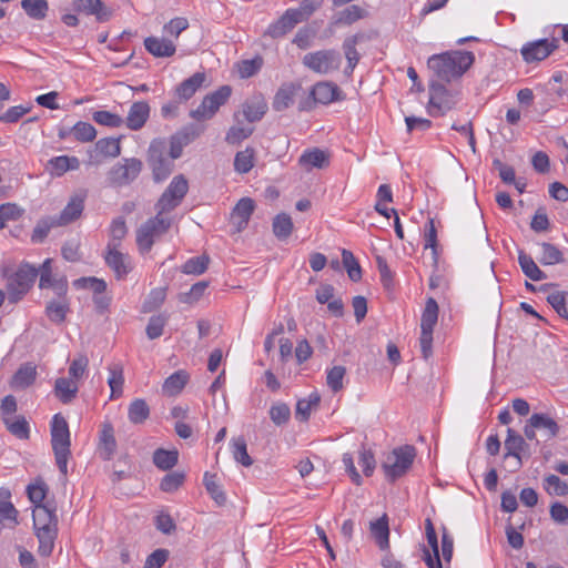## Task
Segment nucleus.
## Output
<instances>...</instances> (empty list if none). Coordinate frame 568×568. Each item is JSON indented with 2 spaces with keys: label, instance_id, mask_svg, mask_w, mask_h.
I'll use <instances>...</instances> for the list:
<instances>
[{
  "label": "nucleus",
  "instance_id": "nucleus-1",
  "mask_svg": "<svg viewBox=\"0 0 568 568\" xmlns=\"http://www.w3.org/2000/svg\"><path fill=\"white\" fill-rule=\"evenodd\" d=\"M474 62L473 52L455 50L429 57L427 65L438 79L450 82L462 78Z\"/></svg>",
  "mask_w": 568,
  "mask_h": 568
},
{
  "label": "nucleus",
  "instance_id": "nucleus-2",
  "mask_svg": "<svg viewBox=\"0 0 568 568\" xmlns=\"http://www.w3.org/2000/svg\"><path fill=\"white\" fill-rule=\"evenodd\" d=\"M33 527L39 540L38 551L48 557L52 554L54 540L58 535V518L55 508L50 504L37 505L32 511Z\"/></svg>",
  "mask_w": 568,
  "mask_h": 568
},
{
  "label": "nucleus",
  "instance_id": "nucleus-3",
  "mask_svg": "<svg viewBox=\"0 0 568 568\" xmlns=\"http://www.w3.org/2000/svg\"><path fill=\"white\" fill-rule=\"evenodd\" d=\"M51 445L55 464L60 473L65 477L68 474V460L71 455V443L68 423L60 414L54 415L51 422Z\"/></svg>",
  "mask_w": 568,
  "mask_h": 568
},
{
  "label": "nucleus",
  "instance_id": "nucleus-4",
  "mask_svg": "<svg viewBox=\"0 0 568 568\" xmlns=\"http://www.w3.org/2000/svg\"><path fill=\"white\" fill-rule=\"evenodd\" d=\"M146 162L152 171L154 182H163L174 170V159L168 154V143L164 139H154L148 149Z\"/></svg>",
  "mask_w": 568,
  "mask_h": 568
},
{
  "label": "nucleus",
  "instance_id": "nucleus-5",
  "mask_svg": "<svg viewBox=\"0 0 568 568\" xmlns=\"http://www.w3.org/2000/svg\"><path fill=\"white\" fill-rule=\"evenodd\" d=\"M159 213L143 223L136 231V244L142 253H148L152 248L155 239L163 235L171 226V219Z\"/></svg>",
  "mask_w": 568,
  "mask_h": 568
},
{
  "label": "nucleus",
  "instance_id": "nucleus-6",
  "mask_svg": "<svg viewBox=\"0 0 568 568\" xmlns=\"http://www.w3.org/2000/svg\"><path fill=\"white\" fill-rule=\"evenodd\" d=\"M415 458V448L405 445L395 448L385 459L383 469L390 480H395L403 476L412 466Z\"/></svg>",
  "mask_w": 568,
  "mask_h": 568
},
{
  "label": "nucleus",
  "instance_id": "nucleus-7",
  "mask_svg": "<svg viewBox=\"0 0 568 568\" xmlns=\"http://www.w3.org/2000/svg\"><path fill=\"white\" fill-rule=\"evenodd\" d=\"M438 320V305L436 301L429 297L420 320V352L425 359L432 355L433 331Z\"/></svg>",
  "mask_w": 568,
  "mask_h": 568
},
{
  "label": "nucleus",
  "instance_id": "nucleus-8",
  "mask_svg": "<svg viewBox=\"0 0 568 568\" xmlns=\"http://www.w3.org/2000/svg\"><path fill=\"white\" fill-rule=\"evenodd\" d=\"M189 191V182L183 174L175 175L156 202L159 213H168L178 207Z\"/></svg>",
  "mask_w": 568,
  "mask_h": 568
},
{
  "label": "nucleus",
  "instance_id": "nucleus-9",
  "mask_svg": "<svg viewBox=\"0 0 568 568\" xmlns=\"http://www.w3.org/2000/svg\"><path fill=\"white\" fill-rule=\"evenodd\" d=\"M232 89L229 85H222L214 92L205 95L201 104L190 112V116L197 121L212 119L219 109L230 99Z\"/></svg>",
  "mask_w": 568,
  "mask_h": 568
},
{
  "label": "nucleus",
  "instance_id": "nucleus-10",
  "mask_svg": "<svg viewBox=\"0 0 568 568\" xmlns=\"http://www.w3.org/2000/svg\"><path fill=\"white\" fill-rule=\"evenodd\" d=\"M341 62V54L335 50H318L303 57V64L318 74H327L338 70Z\"/></svg>",
  "mask_w": 568,
  "mask_h": 568
},
{
  "label": "nucleus",
  "instance_id": "nucleus-11",
  "mask_svg": "<svg viewBox=\"0 0 568 568\" xmlns=\"http://www.w3.org/2000/svg\"><path fill=\"white\" fill-rule=\"evenodd\" d=\"M38 275V270L30 264L21 265L18 271L9 278L8 292L9 300L17 303L32 286Z\"/></svg>",
  "mask_w": 568,
  "mask_h": 568
},
{
  "label": "nucleus",
  "instance_id": "nucleus-12",
  "mask_svg": "<svg viewBox=\"0 0 568 568\" xmlns=\"http://www.w3.org/2000/svg\"><path fill=\"white\" fill-rule=\"evenodd\" d=\"M142 166V161L136 158L123 159L108 172V181L116 186L128 185L139 176Z\"/></svg>",
  "mask_w": 568,
  "mask_h": 568
},
{
  "label": "nucleus",
  "instance_id": "nucleus-13",
  "mask_svg": "<svg viewBox=\"0 0 568 568\" xmlns=\"http://www.w3.org/2000/svg\"><path fill=\"white\" fill-rule=\"evenodd\" d=\"M558 47L559 40L556 38L539 39L525 43L520 53L527 63L539 62L548 58Z\"/></svg>",
  "mask_w": 568,
  "mask_h": 568
},
{
  "label": "nucleus",
  "instance_id": "nucleus-14",
  "mask_svg": "<svg viewBox=\"0 0 568 568\" xmlns=\"http://www.w3.org/2000/svg\"><path fill=\"white\" fill-rule=\"evenodd\" d=\"M119 243H109L105 263L114 272L118 280H123L132 271L133 263L130 255L119 250Z\"/></svg>",
  "mask_w": 568,
  "mask_h": 568
},
{
  "label": "nucleus",
  "instance_id": "nucleus-15",
  "mask_svg": "<svg viewBox=\"0 0 568 568\" xmlns=\"http://www.w3.org/2000/svg\"><path fill=\"white\" fill-rule=\"evenodd\" d=\"M203 132V129H200L195 125H189L173 134L168 143V154L171 156V159H179L182 153L183 149L189 145L191 142H193L196 138L201 135Z\"/></svg>",
  "mask_w": 568,
  "mask_h": 568
},
{
  "label": "nucleus",
  "instance_id": "nucleus-16",
  "mask_svg": "<svg viewBox=\"0 0 568 568\" xmlns=\"http://www.w3.org/2000/svg\"><path fill=\"white\" fill-rule=\"evenodd\" d=\"M116 448L114 428L110 422H103L99 432L98 455L103 460H111L116 453Z\"/></svg>",
  "mask_w": 568,
  "mask_h": 568
},
{
  "label": "nucleus",
  "instance_id": "nucleus-17",
  "mask_svg": "<svg viewBox=\"0 0 568 568\" xmlns=\"http://www.w3.org/2000/svg\"><path fill=\"white\" fill-rule=\"evenodd\" d=\"M428 113L432 116H440L452 109V101L447 89L443 84H432Z\"/></svg>",
  "mask_w": 568,
  "mask_h": 568
},
{
  "label": "nucleus",
  "instance_id": "nucleus-18",
  "mask_svg": "<svg viewBox=\"0 0 568 568\" xmlns=\"http://www.w3.org/2000/svg\"><path fill=\"white\" fill-rule=\"evenodd\" d=\"M144 47L155 58H169L176 52L174 41L165 37H148L144 39Z\"/></svg>",
  "mask_w": 568,
  "mask_h": 568
},
{
  "label": "nucleus",
  "instance_id": "nucleus-19",
  "mask_svg": "<svg viewBox=\"0 0 568 568\" xmlns=\"http://www.w3.org/2000/svg\"><path fill=\"white\" fill-rule=\"evenodd\" d=\"M298 23L301 22L290 8L276 21L268 26L265 34L273 39L281 38L292 31Z\"/></svg>",
  "mask_w": 568,
  "mask_h": 568
},
{
  "label": "nucleus",
  "instance_id": "nucleus-20",
  "mask_svg": "<svg viewBox=\"0 0 568 568\" xmlns=\"http://www.w3.org/2000/svg\"><path fill=\"white\" fill-rule=\"evenodd\" d=\"M267 104L261 97H254L250 100H246L241 110L236 113L241 114V118L253 125V123L260 121L264 114L266 113Z\"/></svg>",
  "mask_w": 568,
  "mask_h": 568
},
{
  "label": "nucleus",
  "instance_id": "nucleus-21",
  "mask_svg": "<svg viewBox=\"0 0 568 568\" xmlns=\"http://www.w3.org/2000/svg\"><path fill=\"white\" fill-rule=\"evenodd\" d=\"M233 120L234 124L227 130L225 141L231 145H237L252 135L254 126L244 121L240 113H234Z\"/></svg>",
  "mask_w": 568,
  "mask_h": 568
},
{
  "label": "nucleus",
  "instance_id": "nucleus-22",
  "mask_svg": "<svg viewBox=\"0 0 568 568\" xmlns=\"http://www.w3.org/2000/svg\"><path fill=\"white\" fill-rule=\"evenodd\" d=\"M73 7L79 12L94 16L100 22L108 21L112 14L101 0H74Z\"/></svg>",
  "mask_w": 568,
  "mask_h": 568
},
{
  "label": "nucleus",
  "instance_id": "nucleus-23",
  "mask_svg": "<svg viewBox=\"0 0 568 568\" xmlns=\"http://www.w3.org/2000/svg\"><path fill=\"white\" fill-rule=\"evenodd\" d=\"M84 209V196L74 195L70 199L60 215L53 216L59 226L68 225L80 217Z\"/></svg>",
  "mask_w": 568,
  "mask_h": 568
},
{
  "label": "nucleus",
  "instance_id": "nucleus-24",
  "mask_svg": "<svg viewBox=\"0 0 568 568\" xmlns=\"http://www.w3.org/2000/svg\"><path fill=\"white\" fill-rule=\"evenodd\" d=\"M51 258L44 260V262L41 265V274H40V282L39 286L41 288H53L57 294L62 295L65 294L68 283L64 277L54 278L52 275V268H51Z\"/></svg>",
  "mask_w": 568,
  "mask_h": 568
},
{
  "label": "nucleus",
  "instance_id": "nucleus-25",
  "mask_svg": "<svg viewBox=\"0 0 568 568\" xmlns=\"http://www.w3.org/2000/svg\"><path fill=\"white\" fill-rule=\"evenodd\" d=\"M150 116V105L145 101H136L131 104L125 124L130 130L136 131L143 128Z\"/></svg>",
  "mask_w": 568,
  "mask_h": 568
},
{
  "label": "nucleus",
  "instance_id": "nucleus-26",
  "mask_svg": "<svg viewBox=\"0 0 568 568\" xmlns=\"http://www.w3.org/2000/svg\"><path fill=\"white\" fill-rule=\"evenodd\" d=\"M298 164L306 171L323 169L328 165V154L317 148L307 149L300 156Z\"/></svg>",
  "mask_w": 568,
  "mask_h": 568
},
{
  "label": "nucleus",
  "instance_id": "nucleus-27",
  "mask_svg": "<svg viewBox=\"0 0 568 568\" xmlns=\"http://www.w3.org/2000/svg\"><path fill=\"white\" fill-rule=\"evenodd\" d=\"M339 93L337 85L331 82H318L311 90L314 101L322 104H328L338 100Z\"/></svg>",
  "mask_w": 568,
  "mask_h": 568
},
{
  "label": "nucleus",
  "instance_id": "nucleus-28",
  "mask_svg": "<svg viewBox=\"0 0 568 568\" xmlns=\"http://www.w3.org/2000/svg\"><path fill=\"white\" fill-rule=\"evenodd\" d=\"M254 209V201L250 197H243L236 203L232 212V220L234 224H236L239 231L243 230L247 225Z\"/></svg>",
  "mask_w": 568,
  "mask_h": 568
},
{
  "label": "nucleus",
  "instance_id": "nucleus-29",
  "mask_svg": "<svg viewBox=\"0 0 568 568\" xmlns=\"http://www.w3.org/2000/svg\"><path fill=\"white\" fill-rule=\"evenodd\" d=\"M206 75L204 72H195L192 77L185 79L180 85L176 88V95L181 100L191 99L195 92L203 85Z\"/></svg>",
  "mask_w": 568,
  "mask_h": 568
},
{
  "label": "nucleus",
  "instance_id": "nucleus-30",
  "mask_svg": "<svg viewBox=\"0 0 568 568\" xmlns=\"http://www.w3.org/2000/svg\"><path fill=\"white\" fill-rule=\"evenodd\" d=\"M369 530L382 550H386L389 548V528L388 518L386 515L382 516L381 518L374 521H371Z\"/></svg>",
  "mask_w": 568,
  "mask_h": 568
},
{
  "label": "nucleus",
  "instance_id": "nucleus-31",
  "mask_svg": "<svg viewBox=\"0 0 568 568\" xmlns=\"http://www.w3.org/2000/svg\"><path fill=\"white\" fill-rule=\"evenodd\" d=\"M297 89L298 87L294 83H285L281 85L273 99V109L281 112L290 108L294 102Z\"/></svg>",
  "mask_w": 568,
  "mask_h": 568
},
{
  "label": "nucleus",
  "instance_id": "nucleus-32",
  "mask_svg": "<svg viewBox=\"0 0 568 568\" xmlns=\"http://www.w3.org/2000/svg\"><path fill=\"white\" fill-rule=\"evenodd\" d=\"M48 165L52 175L61 176L68 171L78 170L80 161L75 156L60 155L50 159Z\"/></svg>",
  "mask_w": 568,
  "mask_h": 568
},
{
  "label": "nucleus",
  "instance_id": "nucleus-33",
  "mask_svg": "<svg viewBox=\"0 0 568 568\" xmlns=\"http://www.w3.org/2000/svg\"><path fill=\"white\" fill-rule=\"evenodd\" d=\"M526 443L524 438L516 434L514 429H507V438L505 440V458L511 456L517 459V467L521 466L520 453L523 452Z\"/></svg>",
  "mask_w": 568,
  "mask_h": 568
},
{
  "label": "nucleus",
  "instance_id": "nucleus-34",
  "mask_svg": "<svg viewBox=\"0 0 568 568\" xmlns=\"http://www.w3.org/2000/svg\"><path fill=\"white\" fill-rule=\"evenodd\" d=\"M79 386L74 379L71 378H58L54 385L55 396L63 403L68 404L77 396Z\"/></svg>",
  "mask_w": 568,
  "mask_h": 568
},
{
  "label": "nucleus",
  "instance_id": "nucleus-35",
  "mask_svg": "<svg viewBox=\"0 0 568 568\" xmlns=\"http://www.w3.org/2000/svg\"><path fill=\"white\" fill-rule=\"evenodd\" d=\"M189 381V374L178 371L171 374L162 385V392L168 396H175L182 392Z\"/></svg>",
  "mask_w": 568,
  "mask_h": 568
},
{
  "label": "nucleus",
  "instance_id": "nucleus-36",
  "mask_svg": "<svg viewBox=\"0 0 568 568\" xmlns=\"http://www.w3.org/2000/svg\"><path fill=\"white\" fill-rule=\"evenodd\" d=\"M518 263L523 273L531 281H542L547 278L546 273L542 272L532 257L524 251H519Z\"/></svg>",
  "mask_w": 568,
  "mask_h": 568
},
{
  "label": "nucleus",
  "instance_id": "nucleus-37",
  "mask_svg": "<svg viewBox=\"0 0 568 568\" xmlns=\"http://www.w3.org/2000/svg\"><path fill=\"white\" fill-rule=\"evenodd\" d=\"M109 376H108V385L111 389V398H118L123 393V384H124V376H123V367L121 364H112L108 368Z\"/></svg>",
  "mask_w": 568,
  "mask_h": 568
},
{
  "label": "nucleus",
  "instance_id": "nucleus-38",
  "mask_svg": "<svg viewBox=\"0 0 568 568\" xmlns=\"http://www.w3.org/2000/svg\"><path fill=\"white\" fill-rule=\"evenodd\" d=\"M3 423L8 430L20 439H28L30 428L27 419L22 416H4Z\"/></svg>",
  "mask_w": 568,
  "mask_h": 568
},
{
  "label": "nucleus",
  "instance_id": "nucleus-39",
  "mask_svg": "<svg viewBox=\"0 0 568 568\" xmlns=\"http://www.w3.org/2000/svg\"><path fill=\"white\" fill-rule=\"evenodd\" d=\"M37 376V369L36 366L31 364H26L21 366L17 373L13 375L11 381V386L14 388H27L30 386L34 381Z\"/></svg>",
  "mask_w": 568,
  "mask_h": 568
},
{
  "label": "nucleus",
  "instance_id": "nucleus-40",
  "mask_svg": "<svg viewBox=\"0 0 568 568\" xmlns=\"http://www.w3.org/2000/svg\"><path fill=\"white\" fill-rule=\"evenodd\" d=\"M538 261L542 265H555L564 262L562 252L554 244L544 242L539 245Z\"/></svg>",
  "mask_w": 568,
  "mask_h": 568
},
{
  "label": "nucleus",
  "instance_id": "nucleus-41",
  "mask_svg": "<svg viewBox=\"0 0 568 568\" xmlns=\"http://www.w3.org/2000/svg\"><path fill=\"white\" fill-rule=\"evenodd\" d=\"M150 416V407L144 399H134L128 408L129 420L133 424H142Z\"/></svg>",
  "mask_w": 568,
  "mask_h": 568
},
{
  "label": "nucleus",
  "instance_id": "nucleus-42",
  "mask_svg": "<svg viewBox=\"0 0 568 568\" xmlns=\"http://www.w3.org/2000/svg\"><path fill=\"white\" fill-rule=\"evenodd\" d=\"M321 396L317 393H311L307 398H302L296 404L295 416L297 419L305 422L310 418L313 408L320 404Z\"/></svg>",
  "mask_w": 568,
  "mask_h": 568
},
{
  "label": "nucleus",
  "instance_id": "nucleus-43",
  "mask_svg": "<svg viewBox=\"0 0 568 568\" xmlns=\"http://www.w3.org/2000/svg\"><path fill=\"white\" fill-rule=\"evenodd\" d=\"M424 248H430L433 258L436 262L438 258V240H437V229L435 225V220L429 217L424 226Z\"/></svg>",
  "mask_w": 568,
  "mask_h": 568
},
{
  "label": "nucleus",
  "instance_id": "nucleus-44",
  "mask_svg": "<svg viewBox=\"0 0 568 568\" xmlns=\"http://www.w3.org/2000/svg\"><path fill=\"white\" fill-rule=\"evenodd\" d=\"M21 8L34 20H43L47 17L49 4L47 0H22Z\"/></svg>",
  "mask_w": 568,
  "mask_h": 568
},
{
  "label": "nucleus",
  "instance_id": "nucleus-45",
  "mask_svg": "<svg viewBox=\"0 0 568 568\" xmlns=\"http://www.w3.org/2000/svg\"><path fill=\"white\" fill-rule=\"evenodd\" d=\"M255 151L252 148H246L235 154L234 170L240 174H245L254 166Z\"/></svg>",
  "mask_w": 568,
  "mask_h": 568
},
{
  "label": "nucleus",
  "instance_id": "nucleus-46",
  "mask_svg": "<svg viewBox=\"0 0 568 568\" xmlns=\"http://www.w3.org/2000/svg\"><path fill=\"white\" fill-rule=\"evenodd\" d=\"M178 450L156 449L153 454V463L162 470L173 468L178 464Z\"/></svg>",
  "mask_w": 568,
  "mask_h": 568
},
{
  "label": "nucleus",
  "instance_id": "nucleus-47",
  "mask_svg": "<svg viewBox=\"0 0 568 568\" xmlns=\"http://www.w3.org/2000/svg\"><path fill=\"white\" fill-rule=\"evenodd\" d=\"M542 487L550 496L568 495V484L556 475H547L544 478Z\"/></svg>",
  "mask_w": 568,
  "mask_h": 568
},
{
  "label": "nucleus",
  "instance_id": "nucleus-48",
  "mask_svg": "<svg viewBox=\"0 0 568 568\" xmlns=\"http://www.w3.org/2000/svg\"><path fill=\"white\" fill-rule=\"evenodd\" d=\"M18 525V510L8 499L0 500V526L14 527Z\"/></svg>",
  "mask_w": 568,
  "mask_h": 568
},
{
  "label": "nucleus",
  "instance_id": "nucleus-49",
  "mask_svg": "<svg viewBox=\"0 0 568 568\" xmlns=\"http://www.w3.org/2000/svg\"><path fill=\"white\" fill-rule=\"evenodd\" d=\"M323 0H302L297 8H291L300 22L307 21L310 17L323 6Z\"/></svg>",
  "mask_w": 568,
  "mask_h": 568
},
{
  "label": "nucleus",
  "instance_id": "nucleus-50",
  "mask_svg": "<svg viewBox=\"0 0 568 568\" xmlns=\"http://www.w3.org/2000/svg\"><path fill=\"white\" fill-rule=\"evenodd\" d=\"M293 230V222L292 219L285 214H278L275 216L273 221V232L275 236L280 240L287 239Z\"/></svg>",
  "mask_w": 568,
  "mask_h": 568
},
{
  "label": "nucleus",
  "instance_id": "nucleus-51",
  "mask_svg": "<svg viewBox=\"0 0 568 568\" xmlns=\"http://www.w3.org/2000/svg\"><path fill=\"white\" fill-rule=\"evenodd\" d=\"M204 485L207 490V493L211 495V497L219 504L222 505L225 503L226 497L221 488L216 475H212L209 473L204 474Z\"/></svg>",
  "mask_w": 568,
  "mask_h": 568
},
{
  "label": "nucleus",
  "instance_id": "nucleus-52",
  "mask_svg": "<svg viewBox=\"0 0 568 568\" xmlns=\"http://www.w3.org/2000/svg\"><path fill=\"white\" fill-rule=\"evenodd\" d=\"M232 454L234 459L245 467L253 464L252 458L247 454L246 442L243 437H237L232 440Z\"/></svg>",
  "mask_w": 568,
  "mask_h": 568
},
{
  "label": "nucleus",
  "instance_id": "nucleus-53",
  "mask_svg": "<svg viewBox=\"0 0 568 568\" xmlns=\"http://www.w3.org/2000/svg\"><path fill=\"white\" fill-rule=\"evenodd\" d=\"M189 28V20L184 17H175L163 26V34L169 39H178Z\"/></svg>",
  "mask_w": 568,
  "mask_h": 568
},
{
  "label": "nucleus",
  "instance_id": "nucleus-54",
  "mask_svg": "<svg viewBox=\"0 0 568 568\" xmlns=\"http://www.w3.org/2000/svg\"><path fill=\"white\" fill-rule=\"evenodd\" d=\"M531 425L538 429H546L549 437H555L559 432L558 424L545 414H532Z\"/></svg>",
  "mask_w": 568,
  "mask_h": 568
},
{
  "label": "nucleus",
  "instance_id": "nucleus-55",
  "mask_svg": "<svg viewBox=\"0 0 568 568\" xmlns=\"http://www.w3.org/2000/svg\"><path fill=\"white\" fill-rule=\"evenodd\" d=\"M364 17V10L358 6H349L342 10L334 23L349 26Z\"/></svg>",
  "mask_w": 568,
  "mask_h": 568
},
{
  "label": "nucleus",
  "instance_id": "nucleus-56",
  "mask_svg": "<svg viewBox=\"0 0 568 568\" xmlns=\"http://www.w3.org/2000/svg\"><path fill=\"white\" fill-rule=\"evenodd\" d=\"M342 261L347 271L348 277L354 282L359 281L362 278V270L353 253L347 250H343Z\"/></svg>",
  "mask_w": 568,
  "mask_h": 568
},
{
  "label": "nucleus",
  "instance_id": "nucleus-57",
  "mask_svg": "<svg viewBox=\"0 0 568 568\" xmlns=\"http://www.w3.org/2000/svg\"><path fill=\"white\" fill-rule=\"evenodd\" d=\"M567 293L562 291H552L547 294V302L552 306L557 314L568 318V308L566 306Z\"/></svg>",
  "mask_w": 568,
  "mask_h": 568
},
{
  "label": "nucleus",
  "instance_id": "nucleus-58",
  "mask_svg": "<svg viewBox=\"0 0 568 568\" xmlns=\"http://www.w3.org/2000/svg\"><path fill=\"white\" fill-rule=\"evenodd\" d=\"M75 140L80 142H91L97 136V130L88 122L79 121L71 129Z\"/></svg>",
  "mask_w": 568,
  "mask_h": 568
},
{
  "label": "nucleus",
  "instance_id": "nucleus-59",
  "mask_svg": "<svg viewBox=\"0 0 568 568\" xmlns=\"http://www.w3.org/2000/svg\"><path fill=\"white\" fill-rule=\"evenodd\" d=\"M78 290H91L95 294H102L106 288V283L97 277H81L73 282Z\"/></svg>",
  "mask_w": 568,
  "mask_h": 568
},
{
  "label": "nucleus",
  "instance_id": "nucleus-60",
  "mask_svg": "<svg viewBox=\"0 0 568 568\" xmlns=\"http://www.w3.org/2000/svg\"><path fill=\"white\" fill-rule=\"evenodd\" d=\"M55 226L59 225L54 223L53 216L39 221L31 234V241L33 243H41L48 236L50 230Z\"/></svg>",
  "mask_w": 568,
  "mask_h": 568
},
{
  "label": "nucleus",
  "instance_id": "nucleus-61",
  "mask_svg": "<svg viewBox=\"0 0 568 568\" xmlns=\"http://www.w3.org/2000/svg\"><path fill=\"white\" fill-rule=\"evenodd\" d=\"M23 214V210L17 204L7 203L0 206V230L4 229L9 221H17Z\"/></svg>",
  "mask_w": 568,
  "mask_h": 568
},
{
  "label": "nucleus",
  "instance_id": "nucleus-62",
  "mask_svg": "<svg viewBox=\"0 0 568 568\" xmlns=\"http://www.w3.org/2000/svg\"><path fill=\"white\" fill-rule=\"evenodd\" d=\"M263 60L256 57L251 60H243L237 64V72L240 78L247 79L256 74L262 68Z\"/></svg>",
  "mask_w": 568,
  "mask_h": 568
},
{
  "label": "nucleus",
  "instance_id": "nucleus-63",
  "mask_svg": "<svg viewBox=\"0 0 568 568\" xmlns=\"http://www.w3.org/2000/svg\"><path fill=\"white\" fill-rule=\"evenodd\" d=\"M291 409L285 403H276L270 408V418L277 425H284L290 420Z\"/></svg>",
  "mask_w": 568,
  "mask_h": 568
},
{
  "label": "nucleus",
  "instance_id": "nucleus-64",
  "mask_svg": "<svg viewBox=\"0 0 568 568\" xmlns=\"http://www.w3.org/2000/svg\"><path fill=\"white\" fill-rule=\"evenodd\" d=\"M345 374L346 369L341 365L334 366L327 372L326 383L333 392L336 393L343 388Z\"/></svg>",
  "mask_w": 568,
  "mask_h": 568
}]
</instances>
